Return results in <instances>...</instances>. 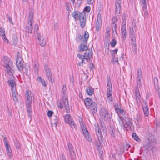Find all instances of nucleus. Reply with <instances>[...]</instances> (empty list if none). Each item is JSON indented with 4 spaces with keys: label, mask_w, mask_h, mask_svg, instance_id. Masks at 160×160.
Segmentation results:
<instances>
[{
    "label": "nucleus",
    "mask_w": 160,
    "mask_h": 160,
    "mask_svg": "<svg viewBox=\"0 0 160 160\" xmlns=\"http://www.w3.org/2000/svg\"><path fill=\"white\" fill-rule=\"evenodd\" d=\"M66 85H63L62 87V101L60 103L59 107L61 108H64L66 109V112L68 113L69 112L70 108L69 106L67 96L66 95Z\"/></svg>",
    "instance_id": "1"
},
{
    "label": "nucleus",
    "mask_w": 160,
    "mask_h": 160,
    "mask_svg": "<svg viewBox=\"0 0 160 160\" xmlns=\"http://www.w3.org/2000/svg\"><path fill=\"white\" fill-rule=\"evenodd\" d=\"M73 17L76 20H79L80 25L82 28H83L86 22V16L84 13H80L78 11H75L72 13Z\"/></svg>",
    "instance_id": "2"
},
{
    "label": "nucleus",
    "mask_w": 160,
    "mask_h": 160,
    "mask_svg": "<svg viewBox=\"0 0 160 160\" xmlns=\"http://www.w3.org/2000/svg\"><path fill=\"white\" fill-rule=\"evenodd\" d=\"M26 95V98L27 100L26 102V108L28 112V116L31 118L32 115L31 104L32 102V100L33 98V94L30 91L28 90L27 91Z\"/></svg>",
    "instance_id": "3"
},
{
    "label": "nucleus",
    "mask_w": 160,
    "mask_h": 160,
    "mask_svg": "<svg viewBox=\"0 0 160 160\" xmlns=\"http://www.w3.org/2000/svg\"><path fill=\"white\" fill-rule=\"evenodd\" d=\"M107 96L108 101H111L112 99V85L109 76L107 77Z\"/></svg>",
    "instance_id": "4"
},
{
    "label": "nucleus",
    "mask_w": 160,
    "mask_h": 160,
    "mask_svg": "<svg viewBox=\"0 0 160 160\" xmlns=\"http://www.w3.org/2000/svg\"><path fill=\"white\" fill-rule=\"evenodd\" d=\"M33 12L32 11L29 12L28 17V22L26 27V32H29L30 33H32L33 30V27L32 24L34 22L33 20Z\"/></svg>",
    "instance_id": "5"
},
{
    "label": "nucleus",
    "mask_w": 160,
    "mask_h": 160,
    "mask_svg": "<svg viewBox=\"0 0 160 160\" xmlns=\"http://www.w3.org/2000/svg\"><path fill=\"white\" fill-rule=\"evenodd\" d=\"M64 121L66 123L68 124L72 129H76V125L69 114L65 115Z\"/></svg>",
    "instance_id": "6"
},
{
    "label": "nucleus",
    "mask_w": 160,
    "mask_h": 160,
    "mask_svg": "<svg viewBox=\"0 0 160 160\" xmlns=\"http://www.w3.org/2000/svg\"><path fill=\"white\" fill-rule=\"evenodd\" d=\"M119 116L120 119L122 120L123 124V126L124 127L127 128H130L131 125H132V119L127 117H122L120 115H119Z\"/></svg>",
    "instance_id": "7"
},
{
    "label": "nucleus",
    "mask_w": 160,
    "mask_h": 160,
    "mask_svg": "<svg viewBox=\"0 0 160 160\" xmlns=\"http://www.w3.org/2000/svg\"><path fill=\"white\" fill-rule=\"evenodd\" d=\"M80 125L82 129V133L86 139L89 142H90L92 139L90 137L88 132L86 128L85 124L83 122L80 123Z\"/></svg>",
    "instance_id": "8"
},
{
    "label": "nucleus",
    "mask_w": 160,
    "mask_h": 160,
    "mask_svg": "<svg viewBox=\"0 0 160 160\" xmlns=\"http://www.w3.org/2000/svg\"><path fill=\"white\" fill-rule=\"evenodd\" d=\"M95 130L97 136L100 143L102 142L103 137L100 129L99 128L98 124L95 125Z\"/></svg>",
    "instance_id": "9"
},
{
    "label": "nucleus",
    "mask_w": 160,
    "mask_h": 160,
    "mask_svg": "<svg viewBox=\"0 0 160 160\" xmlns=\"http://www.w3.org/2000/svg\"><path fill=\"white\" fill-rule=\"evenodd\" d=\"M67 146L71 158H74L76 157V154L73 146L70 143H69Z\"/></svg>",
    "instance_id": "10"
},
{
    "label": "nucleus",
    "mask_w": 160,
    "mask_h": 160,
    "mask_svg": "<svg viewBox=\"0 0 160 160\" xmlns=\"http://www.w3.org/2000/svg\"><path fill=\"white\" fill-rule=\"evenodd\" d=\"M100 114L101 116L105 119L110 118V115H109L108 111L104 108H102L100 110Z\"/></svg>",
    "instance_id": "11"
},
{
    "label": "nucleus",
    "mask_w": 160,
    "mask_h": 160,
    "mask_svg": "<svg viewBox=\"0 0 160 160\" xmlns=\"http://www.w3.org/2000/svg\"><path fill=\"white\" fill-rule=\"evenodd\" d=\"M84 55L86 62H89L92 60V50H88L85 53Z\"/></svg>",
    "instance_id": "12"
},
{
    "label": "nucleus",
    "mask_w": 160,
    "mask_h": 160,
    "mask_svg": "<svg viewBox=\"0 0 160 160\" xmlns=\"http://www.w3.org/2000/svg\"><path fill=\"white\" fill-rule=\"evenodd\" d=\"M4 68H5L6 72L10 76L13 75V74L14 73L13 64L11 65V66L6 65V66Z\"/></svg>",
    "instance_id": "13"
},
{
    "label": "nucleus",
    "mask_w": 160,
    "mask_h": 160,
    "mask_svg": "<svg viewBox=\"0 0 160 160\" xmlns=\"http://www.w3.org/2000/svg\"><path fill=\"white\" fill-rule=\"evenodd\" d=\"M101 14L100 13H99L98 14L96 25V29L97 32L99 30L100 28L101 25Z\"/></svg>",
    "instance_id": "14"
},
{
    "label": "nucleus",
    "mask_w": 160,
    "mask_h": 160,
    "mask_svg": "<svg viewBox=\"0 0 160 160\" xmlns=\"http://www.w3.org/2000/svg\"><path fill=\"white\" fill-rule=\"evenodd\" d=\"M135 96L137 102L138 103H140L141 102V97L138 88L137 86L135 88Z\"/></svg>",
    "instance_id": "15"
},
{
    "label": "nucleus",
    "mask_w": 160,
    "mask_h": 160,
    "mask_svg": "<svg viewBox=\"0 0 160 160\" xmlns=\"http://www.w3.org/2000/svg\"><path fill=\"white\" fill-rule=\"evenodd\" d=\"M37 36L40 45L42 47L44 46L46 44V42L44 38L40 33H38Z\"/></svg>",
    "instance_id": "16"
},
{
    "label": "nucleus",
    "mask_w": 160,
    "mask_h": 160,
    "mask_svg": "<svg viewBox=\"0 0 160 160\" xmlns=\"http://www.w3.org/2000/svg\"><path fill=\"white\" fill-rule=\"evenodd\" d=\"M89 36L88 32L87 31H85L84 35L83 36L79 35L78 38L80 39L81 42H85L88 41Z\"/></svg>",
    "instance_id": "17"
},
{
    "label": "nucleus",
    "mask_w": 160,
    "mask_h": 160,
    "mask_svg": "<svg viewBox=\"0 0 160 160\" xmlns=\"http://www.w3.org/2000/svg\"><path fill=\"white\" fill-rule=\"evenodd\" d=\"M122 0H116V12L118 14L120 13V10L121 9V4Z\"/></svg>",
    "instance_id": "18"
},
{
    "label": "nucleus",
    "mask_w": 160,
    "mask_h": 160,
    "mask_svg": "<svg viewBox=\"0 0 160 160\" xmlns=\"http://www.w3.org/2000/svg\"><path fill=\"white\" fill-rule=\"evenodd\" d=\"M2 61L4 63L3 66L4 67L6 66V65L11 66V65L12 64L10 59L7 56L3 57Z\"/></svg>",
    "instance_id": "19"
},
{
    "label": "nucleus",
    "mask_w": 160,
    "mask_h": 160,
    "mask_svg": "<svg viewBox=\"0 0 160 160\" xmlns=\"http://www.w3.org/2000/svg\"><path fill=\"white\" fill-rule=\"evenodd\" d=\"M4 142L6 147L7 153L9 157L11 158L12 155V152L11 147L9 145L7 140L5 141Z\"/></svg>",
    "instance_id": "20"
},
{
    "label": "nucleus",
    "mask_w": 160,
    "mask_h": 160,
    "mask_svg": "<svg viewBox=\"0 0 160 160\" xmlns=\"http://www.w3.org/2000/svg\"><path fill=\"white\" fill-rule=\"evenodd\" d=\"M94 102H93L92 99L90 98H86L84 100L85 106L88 108H89L90 106Z\"/></svg>",
    "instance_id": "21"
},
{
    "label": "nucleus",
    "mask_w": 160,
    "mask_h": 160,
    "mask_svg": "<svg viewBox=\"0 0 160 160\" xmlns=\"http://www.w3.org/2000/svg\"><path fill=\"white\" fill-rule=\"evenodd\" d=\"M23 63L21 54L19 52H18L16 58V64Z\"/></svg>",
    "instance_id": "22"
},
{
    "label": "nucleus",
    "mask_w": 160,
    "mask_h": 160,
    "mask_svg": "<svg viewBox=\"0 0 160 160\" xmlns=\"http://www.w3.org/2000/svg\"><path fill=\"white\" fill-rule=\"evenodd\" d=\"M142 105V109L144 112V114L146 116H148V110L147 107V105L146 102L144 101Z\"/></svg>",
    "instance_id": "23"
},
{
    "label": "nucleus",
    "mask_w": 160,
    "mask_h": 160,
    "mask_svg": "<svg viewBox=\"0 0 160 160\" xmlns=\"http://www.w3.org/2000/svg\"><path fill=\"white\" fill-rule=\"evenodd\" d=\"M90 110L93 114L96 113L97 109V105L96 102L93 103L90 106Z\"/></svg>",
    "instance_id": "24"
},
{
    "label": "nucleus",
    "mask_w": 160,
    "mask_h": 160,
    "mask_svg": "<svg viewBox=\"0 0 160 160\" xmlns=\"http://www.w3.org/2000/svg\"><path fill=\"white\" fill-rule=\"evenodd\" d=\"M136 31V26H134L133 27H131L129 29V37L136 36L135 32Z\"/></svg>",
    "instance_id": "25"
},
{
    "label": "nucleus",
    "mask_w": 160,
    "mask_h": 160,
    "mask_svg": "<svg viewBox=\"0 0 160 160\" xmlns=\"http://www.w3.org/2000/svg\"><path fill=\"white\" fill-rule=\"evenodd\" d=\"M142 13L143 16L146 18H148L149 16L148 12V9L147 7L145 5H144L143 6L142 10Z\"/></svg>",
    "instance_id": "26"
},
{
    "label": "nucleus",
    "mask_w": 160,
    "mask_h": 160,
    "mask_svg": "<svg viewBox=\"0 0 160 160\" xmlns=\"http://www.w3.org/2000/svg\"><path fill=\"white\" fill-rule=\"evenodd\" d=\"M0 35L6 42L8 43L9 42L8 40L6 38V36L5 35L4 31L1 28H0Z\"/></svg>",
    "instance_id": "27"
},
{
    "label": "nucleus",
    "mask_w": 160,
    "mask_h": 160,
    "mask_svg": "<svg viewBox=\"0 0 160 160\" xmlns=\"http://www.w3.org/2000/svg\"><path fill=\"white\" fill-rule=\"evenodd\" d=\"M122 38L124 40L126 38V26L124 25L121 26Z\"/></svg>",
    "instance_id": "28"
},
{
    "label": "nucleus",
    "mask_w": 160,
    "mask_h": 160,
    "mask_svg": "<svg viewBox=\"0 0 160 160\" xmlns=\"http://www.w3.org/2000/svg\"><path fill=\"white\" fill-rule=\"evenodd\" d=\"M88 49L87 45L83 44H81L78 47V49L80 52L86 51Z\"/></svg>",
    "instance_id": "29"
},
{
    "label": "nucleus",
    "mask_w": 160,
    "mask_h": 160,
    "mask_svg": "<svg viewBox=\"0 0 160 160\" xmlns=\"http://www.w3.org/2000/svg\"><path fill=\"white\" fill-rule=\"evenodd\" d=\"M142 74L141 70L140 68H138V84H141V79L142 78Z\"/></svg>",
    "instance_id": "30"
},
{
    "label": "nucleus",
    "mask_w": 160,
    "mask_h": 160,
    "mask_svg": "<svg viewBox=\"0 0 160 160\" xmlns=\"http://www.w3.org/2000/svg\"><path fill=\"white\" fill-rule=\"evenodd\" d=\"M8 83L9 85L11 87V90L12 89H15L16 85V83L13 80H9L8 81Z\"/></svg>",
    "instance_id": "31"
},
{
    "label": "nucleus",
    "mask_w": 160,
    "mask_h": 160,
    "mask_svg": "<svg viewBox=\"0 0 160 160\" xmlns=\"http://www.w3.org/2000/svg\"><path fill=\"white\" fill-rule=\"evenodd\" d=\"M109 131L112 136L113 137L115 136V129L113 126L111 125L109 129Z\"/></svg>",
    "instance_id": "32"
},
{
    "label": "nucleus",
    "mask_w": 160,
    "mask_h": 160,
    "mask_svg": "<svg viewBox=\"0 0 160 160\" xmlns=\"http://www.w3.org/2000/svg\"><path fill=\"white\" fill-rule=\"evenodd\" d=\"M12 94L13 98V99L14 101L16 102L17 100V93L15 89H12Z\"/></svg>",
    "instance_id": "33"
},
{
    "label": "nucleus",
    "mask_w": 160,
    "mask_h": 160,
    "mask_svg": "<svg viewBox=\"0 0 160 160\" xmlns=\"http://www.w3.org/2000/svg\"><path fill=\"white\" fill-rule=\"evenodd\" d=\"M154 82L156 90L159 89L158 85V79L157 77L154 78Z\"/></svg>",
    "instance_id": "34"
},
{
    "label": "nucleus",
    "mask_w": 160,
    "mask_h": 160,
    "mask_svg": "<svg viewBox=\"0 0 160 160\" xmlns=\"http://www.w3.org/2000/svg\"><path fill=\"white\" fill-rule=\"evenodd\" d=\"M37 80L38 82L41 83L43 86L45 87L46 86V84L45 83L44 81L42 79L41 77H38L37 78Z\"/></svg>",
    "instance_id": "35"
},
{
    "label": "nucleus",
    "mask_w": 160,
    "mask_h": 160,
    "mask_svg": "<svg viewBox=\"0 0 160 160\" xmlns=\"http://www.w3.org/2000/svg\"><path fill=\"white\" fill-rule=\"evenodd\" d=\"M86 91L88 94L89 95H92L93 92V89L90 87H88L87 88Z\"/></svg>",
    "instance_id": "36"
},
{
    "label": "nucleus",
    "mask_w": 160,
    "mask_h": 160,
    "mask_svg": "<svg viewBox=\"0 0 160 160\" xmlns=\"http://www.w3.org/2000/svg\"><path fill=\"white\" fill-rule=\"evenodd\" d=\"M16 66L18 70L20 71H22L23 69V63L16 64Z\"/></svg>",
    "instance_id": "37"
},
{
    "label": "nucleus",
    "mask_w": 160,
    "mask_h": 160,
    "mask_svg": "<svg viewBox=\"0 0 160 160\" xmlns=\"http://www.w3.org/2000/svg\"><path fill=\"white\" fill-rule=\"evenodd\" d=\"M132 136L133 138L136 141L138 142L140 141V139L138 138V136L135 133H133L132 134Z\"/></svg>",
    "instance_id": "38"
},
{
    "label": "nucleus",
    "mask_w": 160,
    "mask_h": 160,
    "mask_svg": "<svg viewBox=\"0 0 160 160\" xmlns=\"http://www.w3.org/2000/svg\"><path fill=\"white\" fill-rule=\"evenodd\" d=\"M51 73H49L46 74V76L48 77V79L49 81H50L52 83L54 81V80L52 78V76Z\"/></svg>",
    "instance_id": "39"
},
{
    "label": "nucleus",
    "mask_w": 160,
    "mask_h": 160,
    "mask_svg": "<svg viewBox=\"0 0 160 160\" xmlns=\"http://www.w3.org/2000/svg\"><path fill=\"white\" fill-rule=\"evenodd\" d=\"M132 48L133 52H136L137 50L136 43H131Z\"/></svg>",
    "instance_id": "40"
},
{
    "label": "nucleus",
    "mask_w": 160,
    "mask_h": 160,
    "mask_svg": "<svg viewBox=\"0 0 160 160\" xmlns=\"http://www.w3.org/2000/svg\"><path fill=\"white\" fill-rule=\"evenodd\" d=\"M110 34L108 31H107L105 34V41L108 42L110 38Z\"/></svg>",
    "instance_id": "41"
},
{
    "label": "nucleus",
    "mask_w": 160,
    "mask_h": 160,
    "mask_svg": "<svg viewBox=\"0 0 160 160\" xmlns=\"http://www.w3.org/2000/svg\"><path fill=\"white\" fill-rule=\"evenodd\" d=\"M126 16L125 14H123L122 18V26L124 25L126 26V22H125Z\"/></svg>",
    "instance_id": "42"
},
{
    "label": "nucleus",
    "mask_w": 160,
    "mask_h": 160,
    "mask_svg": "<svg viewBox=\"0 0 160 160\" xmlns=\"http://www.w3.org/2000/svg\"><path fill=\"white\" fill-rule=\"evenodd\" d=\"M34 69L35 73L37 74L38 72V63L35 64L34 68Z\"/></svg>",
    "instance_id": "43"
},
{
    "label": "nucleus",
    "mask_w": 160,
    "mask_h": 160,
    "mask_svg": "<svg viewBox=\"0 0 160 160\" xmlns=\"http://www.w3.org/2000/svg\"><path fill=\"white\" fill-rule=\"evenodd\" d=\"M116 43L117 41L114 39H113L110 43L112 47L113 48L115 46Z\"/></svg>",
    "instance_id": "44"
},
{
    "label": "nucleus",
    "mask_w": 160,
    "mask_h": 160,
    "mask_svg": "<svg viewBox=\"0 0 160 160\" xmlns=\"http://www.w3.org/2000/svg\"><path fill=\"white\" fill-rule=\"evenodd\" d=\"M130 38L131 40V43H136V36H130Z\"/></svg>",
    "instance_id": "45"
},
{
    "label": "nucleus",
    "mask_w": 160,
    "mask_h": 160,
    "mask_svg": "<svg viewBox=\"0 0 160 160\" xmlns=\"http://www.w3.org/2000/svg\"><path fill=\"white\" fill-rule=\"evenodd\" d=\"M77 57L80 59L82 61V60L86 61L85 58L84 57V55H82L80 54H78L77 55Z\"/></svg>",
    "instance_id": "46"
},
{
    "label": "nucleus",
    "mask_w": 160,
    "mask_h": 160,
    "mask_svg": "<svg viewBox=\"0 0 160 160\" xmlns=\"http://www.w3.org/2000/svg\"><path fill=\"white\" fill-rule=\"evenodd\" d=\"M16 148L17 149H19L20 148V143L19 141H16L15 142Z\"/></svg>",
    "instance_id": "47"
},
{
    "label": "nucleus",
    "mask_w": 160,
    "mask_h": 160,
    "mask_svg": "<svg viewBox=\"0 0 160 160\" xmlns=\"http://www.w3.org/2000/svg\"><path fill=\"white\" fill-rule=\"evenodd\" d=\"M116 22V18L115 17H113V18L112 20V23H113V25H112L113 26V27H114L115 30H116V28H117V25L116 24H115V22Z\"/></svg>",
    "instance_id": "48"
},
{
    "label": "nucleus",
    "mask_w": 160,
    "mask_h": 160,
    "mask_svg": "<svg viewBox=\"0 0 160 160\" xmlns=\"http://www.w3.org/2000/svg\"><path fill=\"white\" fill-rule=\"evenodd\" d=\"M58 28V24L57 22H55L53 24V29L55 31L57 30Z\"/></svg>",
    "instance_id": "49"
},
{
    "label": "nucleus",
    "mask_w": 160,
    "mask_h": 160,
    "mask_svg": "<svg viewBox=\"0 0 160 160\" xmlns=\"http://www.w3.org/2000/svg\"><path fill=\"white\" fill-rule=\"evenodd\" d=\"M112 59L113 62L115 64H116L117 62L118 63V58L117 57H115V56H112Z\"/></svg>",
    "instance_id": "50"
},
{
    "label": "nucleus",
    "mask_w": 160,
    "mask_h": 160,
    "mask_svg": "<svg viewBox=\"0 0 160 160\" xmlns=\"http://www.w3.org/2000/svg\"><path fill=\"white\" fill-rule=\"evenodd\" d=\"M91 8L89 6H86L84 8V10L85 11L88 13L90 11Z\"/></svg>",
    "instance_id": "51"
},
{
    "label": "nucleus",
    "mask_w": 160,
    "mask_h": 160,
    "mask_svg": "<svg viewBox=\"0 0 160 160\" xmlns=\"http://www.w3.org/2000/svg\"><path fill=\"white\" fill-rule=\"evenodd\" d=\"M45 71L46 72V74L51 72L49 68L48 67V66L47 65H46L45 66Z\"/></svg>",
    "instance_id": "52"
},
{
    "label": "nucleus",
    "mask_w": 160,
    "mask_h": 160,
    "mask_svg": "<svg viewBox=\"0 0 160 160\" xmlns=\"http://www.w3.org/2000/svg\"><path fill=\"white\" fill-rule=\"evenodd\" d=\"M118 49H116L114 50H112L111 51V53L112 54V56H113L115 55V54H116L118 52Z\"/></svg>",
    "instance_id": "53"
},
{
    "label": "nucleus",
    "mask_w": 160,
    "mask_h": 160,
    "mask_svg": "<svg viewBox=\"0 0 160 160\" xmlns=\"http://www.w3.org/2000/svg\"><path fill=\"white\" fill-rule=\"evenodd\" d=\"M85 61V60H82V61H81V62H79L78 63V65L80 67L82 66L83 63L84 64L86 63Z\"/></svg>",
    "instance_id": "54"
},
{
    "label": "nucleus",
    "mask_w": 160,
    "mask_h": 160,
    "mask_svg": "<svg viewBox=\"0 0 160 160\" xmlns=\"http://www.w3.org/2000/svg\"><path fill=\"white\" fill-rule=\"evenodd\" d=\"M53 112L52 111L49 110L47 112L48 116L49 117H51L52 116V115L53 114Z\"/></svg>",
    "instance_id": "55"
},
{
    "label": "nucleus",
    "mask_w": 160,
    "mask_h": 160,
    "mask_svg": "<svg viewBox=\"0 0 160 160\" xmlns=\"http://www.w3.org/2000/svg\"><path fill=\"white\" fill-rule=\"evenodd\" d=\"M7 18L8 19V20L10 23H11L13 25V22L12 21V18H11L9 16L7 15Z\"/></svg>",
    "instance_id": "56"
},
{
    "label": "nucleus",
    "mask_w": 160,
    "mask_h": 160,
    "mask_svg": "<svg viewBox=\"0 0 160 160\" xmlns=\"http://www.w3.org/2000/svg\"><path fill=\"white\" fill-rule=\"evenodd\" d=\"M88 4L89 5H92L94 0H86Z\"/></svg>",
    "instance_id": "57"
},
{
    "label": "nucleus",
    "mask_w": 160,
    "mask_h": 160,
    "mask_svg": "<svg viewBox=\"0 0 160 160\" xmlns=\"http://www.w3.org/2000/svg\"><path fill=\"white\" fill-rule=\"evenodd\" d=\"M52 122H53L57 123L58 121V118L56 116H55L54 117L53 120H52Z\"/></svg>",
    "instance_id": "58"
},
{
    "label": "nucleus",
    "mask_w": 160,
    "mask_h": 160,
    "mask_svg": "<svg viewBox=\"0 0 160 160\" xmlns=\"http://www.w3.org/2000/svg\"><path fill=\"white\" fill-rule=\"evenodd\" d=\"M39 28V27L38 26V25L37 24H36L34 26V31H35L37 33V34L38 33L37 31L38 30Z\"/></svg>",
    "instance_id": "59"
},
{
    "label": "nucleus",
    "mask_w": 160,
    "mask_h": 160,
    "mask_svg": "<svg viewBox=\"0 0 160 160\" xmlns=\"http://www.w3.org/2000/svg\"><path fill=\"white\" fill-rule=\"evenodd\" d=\"M71 10L70 9V8L69 7H67V12L68 15L69 16L70 12H71Z\"/></svg>",
    "instance_id": "60"
},
{
    "label": "nucleus",
    "mask_w": 160,
    "mask_h": 160,
    "mask_svg": "<svg viewBox=\"0 0 160 160\" xmlns=\"http://www.w3.org/2000/svg\"><path fill=\"white\" fill-rule=\"evenodd\" d=\"M57 126V123L53 122V123L52 124V128L53 129V128H55Z\"/></svg>",
    "instance_id": "61"
},
{
    "label": "nucleus",
    "mask_w": 160,
    "mask_h": 160,
    "mask_svg": "<svg viewBox=\"0 0 160 160\" xmlns=\"http://www.w3.org/2000/svg\"><path fill=\"white\" fill-rule=\"evenodd\" d=\"M121 109H120L119 108H116L115 109V110H116V112L117 113H118V114H119V113L120 112Z\"/></svg>",
    "instance_id": "62"
},
{
    "label": "nucleus",
    "mask_w": 160,
    "mask_h": 160,
    "mask_svg": "<svg viewBox=\"0 0 160 160\" xmlns=\"http://www.w3.org/2000/svg\"><path fill=\"white\" fill-rule=\"evenodd\" d=\"M60 160H66L65 158L63 155L62 154L60 157Z\"/></svg>",
    "instance_id": "63"
},
{
    "label": "nucleus",
    "mask_w": 160,
    "mask_h": 160,
    "mask_svg": "<svg viewBox=\"0 0 160 160\" xmlns=\"http://www.w3.org/2000/svg\"><path fill=\"white\" fill-rule=\"evenodd\" d=\"M125 114L124 111L123 109H121L119 114H121L122 115H124Z\"/></svg>",
    "instance_id": "64"
}]
</instances>
